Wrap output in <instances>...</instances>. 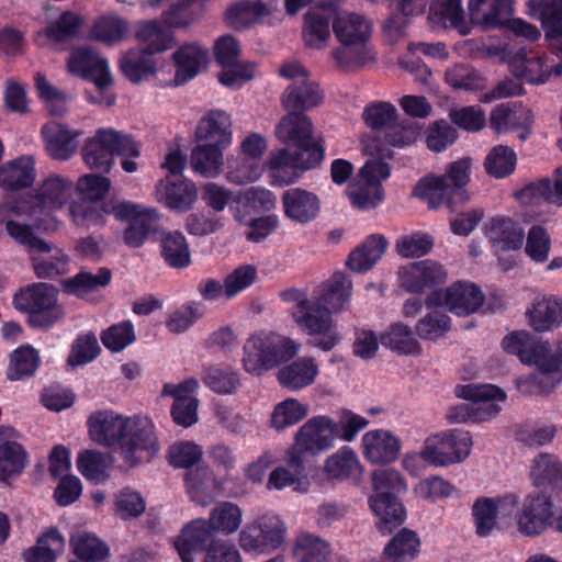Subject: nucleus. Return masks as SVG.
<instances>
[{"instance_id": "1", "label": "nucleus", "mask_w": 562, "mask_h": 562, "mask_svg": "<svg viewBox=\"0 0 562 562\" xmlns=\"http://www.w3.org/2000/svg\"><path fill=\"white\" fill-rule=\"evenodd\" d=\"M276 135L288 148L270 153L267 167L273 184L293 183L297 179L296 170H310L323 161L325 148L314 137L307 115L289 112L277 125Z\"/></svg>"}, {"instance_id": "2", "label": "nucleus", "mask_w": 562, "mask_h": 562, "mask_svg": "<svg viewBox=\"0 0 562 562\" xmlns=\"http://www.w3.org/2000/svg\"><path fill=\"white\" fill-rule=\"evenodd\" d=\"M88 426L93 441L114 448L130 467L149 460L159 451L154 424L147 416L126 417L104 409L92 413Z\"/></svg>"}, {"instance_id": "3", "label": "nucleus", "mask_w": 562, "mask_h": 562, "mask_svg": "<svg viewBox=\"0 0 562 562\" xmlns=\"http://www.w3.org/2000/svg\"><path fill=\"white\" fill-rule=\"evenodd\" d=\"M176 27V3L162 13L160 20L143 21L135 37L142 47L130 49L121 60V70L134 83L156 72L154 55L168 49Z\"/></svg>"}, {"instance_id": "4", "label": "nucleus", "mask_w": 562, "mask_h": 562, "mask_svg": "<svg viewBox=\"0 0 562 562\" xmlns=\"http://www.w3.org/2000/svg\"><path fill=\"white\" fill-rule=\"evenodd\" d=\"M471 161L462 158L451 162L442 176H428L420 179L413 194L437 209L443 204L453 209L458 203L469 200L465 187L470 181Z\"/></svg>"}, {"instance_id": "5", "label": "nucleus", "mask_w": 562, "mask_h": 562, "mask_svg": "<svg viewBox=\"0 0 562 562\" xmlns=\"http://www.w3.org/2000/svg\"><path fill=\"white\" fill-rule=\"evenodd\" d=\"M374 495L370 507L378 517V530L383 535L392 533L406 518V512L397 496L406 491L401 473L392 468H380L372 473Z\"/></svg>"}, {"instance_id": "6", "label": "nucleus", "mask_w": 562, "mask_h": 562, "mask_svg": "<svg viewBox=\"0 0 562 562\" xmlns=\"http://www.w3.org/2000/svg\"><path fill=\"white\" fill-rule=\"evenodd\" d=\"M300 344L274 331L250 336L244 345L243 364L246 372L260 376L289 362L300 351Z\"/></svg>"}, {"instance_id": "7", "label": "nucleus", "mask_w": 562, "mask_h": 562, "mask_svg": "<svg viewBox=\"0 0 562 562\" xmlns=\"http://www.w3.org/2000/svg\"><path fill=\"white\" fill-rule=\"evenodd\" d=\"M139 154V146L130 134L113 128H99L82 148L86 165L103 173L111 170L114 155L136 158Z\"/></svg>"}, {"instance_id": "8", "label": "nucleus", "mask_w": 562, "mask_h": 562, "mask_svg": "<svg viewBox=\"0 0 562 562\" xmlns=\"http://www.w3.org/2000/svg\"><path fill=\"white\" fill-rule=\"evenodd\" d=\"M485 294L481 288L471 281L459 280L449 286L431 291L425 305L428 310L440 308L460 315H472L484 305Z\"/></svg>"}, {"instance_id": "9", "label": "nucleus", "mask_w": 562, "mask_h": 562, "mask_svg": "<svg viewBox=\"0 0 562 562\" xmlns=\"http://www.w3.org/2000/svg\"><path fill=\"white\" fill-rule=\"evenodd\" d=\"M104 211L116 220L130 221L124 231V243L132 248L140 247L149 234L156 232L159 222L156 209L131 201H110Z\"/></svg>"}, {"instance_id": "10", "label": "nucleus", "mask_w": 562, "mask_h": 562, "mask_svg": "<svg viewBox=\"0 0 562 562\" xmlns=\"http://www.w3.org/2000/svg\"><path fill=\"white\" fill-rule=\"evenodd\" d=\"M286 525L274 514H266L248 524L239 533V544L246 553L269 554L285 541Z\"/></svg>"}, {"instance_id": "11", "label": "nucleus", "mask_w": 562, "mask_h": 562, "mask_svg": "<svg viewBox=\"0 0 562 562\" xmlns=\"http://www.w3.org/2000/svg\"><path fill=\"white\" fill-rule=\"evenodd\" d=\"M279 74L292 81L282 94V103L289 112L303 113L322 102L323 93L318 85L310 80L308 71L300 63L284 64Z\"/></svg>"}, {"instance_id": "12", "label": "nucleus", "mask_w": 562, "mask_h": 562, "mask_svg": "<svg viewBox=\"0 0 562 562\" xmlns=\"http://www.w3.org/2000/svg\"><path fill=\"white\" fill-rule=\"evenodd\" d=\"M336 438V423L327 416H316L297 430L291 450L311 464L314 454L330 449Z\"/></svg>"}, {"instance_id": "13", "label": "nucleus", "mask_w": 562, "mask_h": 562, "mask_svg": "<svg viewBox=\"0 0 562 562\" xmlns=\"http://www.w3.org/2000/svg\"><path fill=\"white\" fill-rule=\"evenodd\" d=\"M471 437L462 430H451L427 439L422 451L425 461L445 467L463 461L470 453Z\"/></svg>"}, {"instance_id": "14", "label": "nucleus", "mask_w": 562, "mask_h": 562, "mask_svg": "<svg viewBox=\"0 0 562 562\" xmlns=\"http://www.w3.org/2000/svg\"><path fill=\"white\" fill-rule=\"evenodd\" d=\"M509 66L514 77L530 85H544L552 76L562 75V63L553 64L549 56L525 48L516 53Z\"/></svg>"}, {"instance_id": "15", "label": "nucleus", "mask_w": 562, "mask_h": 562, "mask_svg": "<svg viewBox=\"0 0 562 562\" xmlns=\"http://www.w3.org/2000/svg\"><path fill=\"white\" fill-rule=\"evenodd\" d=\"M352 294V282L341 271L335 272L327 281L314 291V316L337 314L349 304Z\"/></svg>"}, {"instance_id": "16", "label": "nucleus", "mask_w": 562, "mask_h": 562, "mask_svg": "<svg viewBox=\"0 0 562 562\" xmlns=\"http://www.w3.org/2000/svg\"><path fill=\"white\" fill-rule=\"evenodd\" d=\"M68 69L71 74L93 81L100 92L113 81L108 60L90 47L75 49L69 56Z\"/></svg>"}, {"instance_id": "17", "label": "nucleus", "mask_w": 562, "mask_h": 562, "mask_svg": "<svg viewBox=\"0 0 562 562\" xmlns=\"http://www.w3.org/2000/svg\"><path fill=\"white\" fill-rule=\"evenodd\" d=\"M552 501L546 492L529 495L518 514V527L526 536H537L549 525L552 518Z\"/></svg>"}, {"instance_id": "18", "label": "nucleus", "mask_w": 562, "mask_h": 562, "mask_svg": "<svg viewBox=\"0 0 562 562\" xmlns=\"http://www.w3.org/2000/svg\"><path fill=\"white\" fill-rule=\"evenodd\" d=\"M456 394L458 397L472 401L473 422H485L496 416L501 407L495 401L505 400V393L501 389L490 384L458 385L456 387Z\"/></svg>"}, {"instance_id": "19", "label": "nucleus", "mask_w": 562, "mask_h": 562, "mask_svg": "<svg viewBox=\"0 0 562 562\" xmlns=\"http://www.w3.org/2000/svg\"><path fill=\"white\" fill-rule=\"evenodd\" d=\"M470 21L484 30L502 29L514 14L513 0H469Z\"/></svg>"}, {"instance_id": "20", "label": "nucleus", "mask_w": 562, "mask_h": 562, "mask_svg": "<svg viewBox=\"0 0 562 562\" xmlns=\"http://www.w3.org/2000/svg\"><path fill=\"white\" fill-rule=\"evenodd\" d=\"M213 531L206 519H195L187 524L178 537V555L181 562H200L205 554Z\"/></svg>"}, {"instance_id": "21", "label": "nucleus", "mask_w": 562, "mask_h": 562, "mask_svg": "<svg viewBox=\"0 0 562 562\" xmlns=\"http://www.w3.org/2000/svg\"><path fill=\"white\" fill-rule=\"evenodd\" d=\"M232 122L224 111L212 110L199 122L195 137L203 144L228 148L233 140Z\"/></svg>"}, {"instance_id": "22", "label": "nucleus", "mask_w": 562, "mask_h": 562, "mask_svg": "<svg viewBox=\"0 0 562 562\" xmlns=\"http://www.w3.org/2000/svg\"><path fill=\"white\" fill-rule=\"evenodd\" d=\"M57 293V289L52 284L33 283L14 295L13 305L20 313H43L55 306Z\"/></svg>"}, {"instance_id": "23", "label": "nucleus", "mask_w": 562, "mask_h": 562, "mask_svg": "<svg viewBox=\"0 0 562 562\" xmlns=\"http://www.w3.org/2000/svg\"><path fill=\"white\" fill-rule=\"evenodd\" d=\"M364 457L372 463H390L397 459L400 440L385 429L370 430L362 437Z\"/></svg>"}, {"instance_id": "24", "label": "nucleus", "mask_w": 562, "mask_h": 562, "mask_svg": "<svg viewBox=\"0 0 562 562\" xmlns=\"http://www.w3.org/2000/svg\"><path fill=\"white\" fill-rule=\"evenodd\" d=\"M333 31L339 43L369 44L372 24L362 14L340 12L333 20Z\"/></svg>"}, {"instance_id": "25", "label": "nucleus", "mask_w": 562, "mask_h": 562, "mask_svg": "<svg viewBox=\"0 0 562 562\" xmlns=\"http://www.w3.org/2000/svg\"><path fill=\"white\" fill-rule=\"evenodd\" d=\"M48 154L57 160L69 159L78 148V137L81 133L66 125L50 122L42 127Z\"/></svg>"}, {"instance_id": "26", "label": "nucleus", "mask_w": 562, "mask_h": 562, "mask_svg": "<svg viewBox=\"0 0 562 562\" xmlns=\"http://www.w3.org/2000/svg\"><path fill=\"white\" fill-rule=\"evenodd\" d=\"M299 327L308 336V345L333 350L342 340L340 328L331 318H297Z\"/></svg>"}, {"instance_id": "27", "label": "nucleus", "mask_w": 562, "mask_h": 562, "mask_svg": "<svg viewBox=\"0 0 562 562\" xmlns=\"http://www.w3.org/2000/svg\"><path fill=\"white\" fill-rule=\"evenodd\" d=\"M282 204L284 214L290 220L300 224L310 223L319 212V200L317 195L299 188L284 191Z\"/></svg>"}, {"instance_id": "28", "label": "nucleus", "mask_w": 562, "mask_h": 562, "mask_svg": "<svg viewBox=\"0 0 562 562\" xmlns=\"http://www.w3.org/2000/svg\"><path fill=\"white\" fill-rule=\"evenodd\" d=\"M387 246L389 241L383 235L372 234L349 254L346 265L353 272H367L380 261Z\"/></svg>"}, {"instance_id": "29", "label": "nucleus", "mask_w": 562, "mask_h": 562, "mask_svg": "<svg viewBox=\"0 0 562 562\" xmlns=\"http://www.w3.org/2000/svg\"><path fill=\"white\" fill-rule=\"evenodd\" d=\"M486 237L498 249L517 250L524 244L525 232L512 218L494 217L486 225Z\"/></svg>"}, {"instance_id": "30", "label": "nucleus", "mask_w": 562, "mask_h": 562, "mask_svg": "<svg viewBox=\"0 0 562 562\" xmlns=\"http://www.w3.org/2000/svg\"><path fill=\"white\" fill-rule=\"evenodd\" d=\"M186 486L191 499L201 506L211 504L220 490V483L206 465H198L189 470L186 475Z\"/></svg>"}, {"instance_id": "31", "label": "nucleus", "mask_w": 562, "mask_h": 562, "mask_svg": "<svg viewBox=\"0 0 562 562\" xmlns=\"http://www.w3.org/2000/svg\"><path fill=\"white\" fill-rule=\"evenodd\" d=\"M19 215V206L11 203L7 220L4 221L7 234L16 244L27 249L31 256L34 254L49 252L52 250V246L38 237L31 225L14 221V217Z\"/></svg>"}, {"instance_id": "32", "label": "nucleus", "mask_w": 562, "mask_h": 562, "mask_svg": "<svg viewBox=\"0 0 562 562\" xmlns=\"http://www.w3.org/2000/svg\"><path fill=\"white\" fill-rule=\"evenodd\" d=\"M35 180V162L31 156H21L0 166V188L18 191L29 188Z\"/></svg>"}, {"instance_id": "33", "label": "nucleus", "mask_w": 562, "mask_h": 562, "mask_svg": "<svg viewBox=\"0 0 562 562\" xmlns=\"http://www.w3.org/2000/svg\"><path fill=\"white\" fill-rule=\"evenodd\" d=\"M318 374V368L313 358L302 357L279 369V383L291 391H297L311 385Z\"/></svg>"}, {"instance_id": "34", "label": "nucleus", "mask_w": 562, "mask_h": 562, "mask_svg": "<svg viewBox=\"0 0 562 562\" xmlns=\"http://www.w3.org/2000/svg\"><path fill=\"white\" fill-rule=\"evenodd\" d=\"M277 9V1L263 3L261 0L241 1L232 5L226 13L228 23L235 29H246L254 23H263Z\"/></svg>"}, {"instance_id": "35", "label": "nucleus", "mask_w": 562, "mask_h": 562, "mask_svg": "<svg viewBox=\"0 0 562 562\" xmlns=\"http://www.w3.org/2000/svg\"><path fill=\"white\" fill-rule=\"evenodd\" d=\"M209 50L196 43L178 47V86L183 85L207 68Z\"/></svg>"}, {"instance_id": "36", "label": "nucleus", "mask_w": 562, "mask_h": 562, "mask_svg": "<svg viewBox=\"0 0 562 562\" xmlns=\"http://www.w3.org/2000/svg\"><path fill=\"white\" fill-rule=\"evenodd\" d=\"M518 199L526 204L543 200L562 206V166L555 170L553 180L543 178L524 187Z\"/></svg>"}, {"instance_id": "37", "label": "nucleus", "mask_w": 562, "mask_h": 562, "mask_svg": "<svg viewBox=\"0 0 562 562\" xmlns=\"http://www.w3.org/2000/svg\"><path fill=\"white\" fill-rule=\"evenodd\" d=\"M530 476L538 488L561 491L562 462L553 454L541 453L532 461Z\"/></svg>"}, {"instance_id": "38", "label": "nucleus", "mask_w": 562, "mask_h": 562, "mask_svg": "<svg viewBox=\"0 0 562 562\" xmlns=\"http://www.w3.org/2000/svg\"><path fill=\"white\" fill-rule=\"evenodd\" d=\"M429 19L445 27H452L462 35L470 33L462 0H430Z\"/></svg>"}, {"instance_id": "39", "label": "nucleus", "mask_w": 562, "mask_h": 562, "mask_svg": "<svg viewBox=\"0 0 562 562\" xmlns=\"http://www.w3.org/2000/svg\"><path fill=\"white\" fill-rule=\"evenodd\" d=\"M225 149L207 144L196 145L190 155L192 170L206 179L217 178L223 172Z\"/></svg>"}, {"instance_id": "40", "label": "nucleus", "mask_w": 562, "mask_h": 562, "mask_svg": "<svg viewBox=\"0 0 562 562\" xmlns=\"http://www.w3.org/2000/svg\"><path fill=\"white\" fill-rule=\"evenodd\" d=\"M532 112L521 105L499 104L491 113L490 126L497 133L515 128H530Z\"/></svg>"}, {"instance_id": "41", "label": "nucleus", "mask_w": 562, "mask_h": 562, "mask_svg": "<svg viewBox=\"0 0 562 562\" xmlns=\"http://www.w3.org/2000/svg\"><path fill=\"white\" fill-rule=\"evenodd\" d=\"M74 182L60 176H49L37 189L36 199L43 209L63 207L71 198Z\"/></svg>"}, {"instance_id": "42", "label": "nucleus", "mask_w": 562, "mask_h": 562, "mask_svg": "<svg viewBox=\"0 0 562 562\" xmlns=\"http://www.w3.org/2000/svg\"><path fill=\"white\" fill-rule=\"evenodd\" d=\"M331 13L323 9L306 12L303 26V38L306 46L321 49L330 38Z\"/></svg>"}, {"instance_id": "43", "label": "nucleus", "mask_w": 562, "mask_h": 562, "mask_svg": "<svg viewBox=\"0 0 562 562\" xmlns=\"http://www.w3.org/2000/svg\"><path fill=\"white\" fill-rule=\"evenodd\" d=\"M310 468L308 460L302 459L297 452L290 450L286 467H279L270 473L268 487L281 490L297 484L295 486V490H297L302 485V480L306 477Z\"/></svg>"}, {"instance_id": "44", "label": "nucleus", "mask_w": 562, "mask_h": 562, "mask_svg": "<svg viewBox=\"0 0 562 562\" xmlns=\"http://www.w3.org/2000/svg\"><path fill=\"white\" fill-rule=\"evenodd\" d=\"M112 273L108 268H100L97 273L79 272L63 281L64 291L80 299H88L99 288L108 285Z\"/></svg>"}, {"instance_id": "45", "label": "nucleus", "mask_w": 562, "mask_h": 562, "mask_svg": "<svg viewBox=\"0 0 562 562\" xmlns=\"http://www.w3.org/2000/svg\"><path fill=\"white\" fill-rule=\"evenodd\" d=\"M233 216L240 225L246 227L244 235L250 243H261L268 238L278 227L279 221L276 215H266L251 218L239 205L231 207Z\"/></svg>"}, {"instance_id": "46", "label": "nucleus", "mask_w": 562, "mask_h": 562, "mask_svg": "<svg viewBox=\"0 0 562 562\" xmlns=\"http://www.w3.org/2000/svg\"><path fill=\"white\" fill-rule=\"evenodd\" d=\"M383 347L401 356H414L420 352V346L414 331L403 323H395L380 337Z\"/></svg>"}, {"instance_id": "47", "label": "nucleus", "mask_w": 562, "mask_h": 562, "mask_svg": "<svg viewBox=\"0 0 562 562\" xmlns=\"http://www.w3.org/2000/svg\"><path fill=\"white\" fill-rule=\"evenodd\" d=\"M70 546L78 562H106L108 546L94 535L79 531L71 536Z\"/></svg>"}, {"instance_id": "48", "label": "nucleus", "mask_w": 562, "mask_h": 562, "mask_svg": "<svg viewBox=\"0 0 562 562\" xmlns=\"http://www.w3.org/2000/svg\"><path fill=\"white\" fill-rule=\"evenodd\" d=\"M296 562H325L330 554L329 543L312 533H301L293 544Z\"/></svg>"}, {"instance_id": "49", "label": "nucleus", "mask_w": 562, "mask_h": 562, "mask_svg": "<svg viewBox=\"0 0 562 562\" xmlns=\"http://www.w3.org/2000/svg\"><path fill=\"white\" fill-rule=\"evenodd\" d=\"M34 272L40 279H53L68 271L69 258L59 248H53L49 252L34 254L31 256Z\"/></svg>"}, {"instance_id": "50", "label": "nucleus", "mask_w": 562, "mask_h": 562, "mask_svg": "<svg viewBox=\"0 0 562 562\" xmlns=\"http://www.w3.org/2000/svg\"><path fill=\"white\" fill-rule=\"evenodd\" d=\"M419 544L417 533L403 528L385 546L384 553L393 562H408L416 558Z\"/></svg>"}, {"instance_id": "51", "label": "nucleus", "mask_w": 562, "mask_h": 562, "mask_svg": "<svg viewBox=\"0 0 562 562\" xmlns=\"http://www.w3.org/2000/svg\"><path fill=\"white\" fill-rule=\"evenodd\" d=\"M112 459L99 451L86 450L77 458L78 471L93 483L104 482L109 477Z\"/></svg>"}, {"instance_id": "52", "label": "nucleus", "mask_w": 562, "mask_h": 562, "mask_svg": "<svg viewBox=\"0 0 562 562\" xmlns=\"http://www.w3.org/2000/svg\"><path fill=\"white\" fill-rule=\"evenodd\" d=\"M427 3L430 4V0H394L398 12L394 13L385 22L384 31L387 36L391 38L401 37L407 24V18L423 13Z\"/></svg>"}, {"instance_id": "53", "label": "nucleus", "mask_w": 562, "mask_h": 562, "mask_svg": "<svg viewBox=\"0 0 562 562\" xmlns=\"http://www.w3.org/2000/svg\"><path fill=\"white\" fill-rule=\"evenodd\" d=\"M101 352L97 335L92 331H82L71 344L67 364L72 369L83 367L94 361Z\"/></svg>"}, {"instance_id": "54", "label": "nucleus", "mask_w": 562, "mask_h": 562, "mask_svg": "<svg viewBox=\"0 0 562 562\" xmlns=\"http://www.w3.org/2000/svg\"><path fill=\"white\" fill-rule=\"evenodd\" d=\"M331 57L338 68L350 70L373 60L374 54L369 44L340 43V46L331 52Z\"/></svg>"}, {"instance_id": "55", "label": "nucleus", "mask_w": 562, "mask_h": 562, "mask_svg": "<svg viewBox=\"0 0 562 562\" xmlns=\"http://www.w3.org/2000/svg\"><path fill=\"white\" fill-rule=\"evenodd\" d=\"M206 521L213 533L232 535L241 524V510L237 505L224 502L212 509Z\"/></svg>"}, {"instance_id": "56", "label": "nucleus", "mask_w": 562, "mask_h": 562, "mask_svg": "<svg viewBox=\"0 0 562 562\" xmlns=\"http://www.w3.org/2000/svg\"><path fill=\"white\" fill-rule=\"evenodd\" d=\"M346 194L350 203L362 211L376 207L384 198L382 186L371 184L361 178L358 181L348 184Z\"/></svg>"}, {"instance_id": "57", "label": "nucleus", "mask_w": 562, "mask_h": 562, "mask_svg": "<svg viewBox=\"0 0 562 562\" xmlns=\"http://www.w3.org/2000/svg\"><path fill=\"white\" fill-rule=\"evenodd\" d=\"M40 364L38 352L31 346L15 349L10 356L8 379L11 381L31 376Z\"/></svg>"}, {"instance_id": "58", "label": "nucleus", "mask_w": 562, "mask_h": 562, "mask_svg": "<svg viewBox=\"0 0 562 562\" xmlns=\"http://www.w3.org/2000/svg\"><path fill=\"white\" fill-rule=\"evenodd\" d=\"M202 380L209 389L218 394H232L240 385L237 372L218 366L204 368Z\"/></svg>"}, {"instance_id": "59", "label": "nucleus", "mask_w": 562, "mask_h": 562, "mask_svg": "<svg viewBox=\"0 0 562 562\" xmlns=\"http://www.w3.org/2000/svg\"><path fill=\"white\" fill-rule=\"evenodd\" d=\"M127 32V22L117 15H103L99 18L91 30L93 38L106 44L122 41Z\"/></svg>"}, {"instance_id": "60", "label": "nucleus", "mask_w": 562, "mask_h": 562, "mask_svg": "<svg viewBox=\"0 0 562 562\" xmlns=\"http://www.w3.org/2000/svg\"><path fill=\"white\" fill-rule=\"evenodd\" d=\"M530 14L542 22L546 32H557L562 25V0H529Z\"/></svg>"}, {"instance_id": "61", "label": "nucleus", "mask_w": 562, "mask_h": 562, "mask_svg": "<svg viewBox=\"0 0 562 562\" xmlns=\"http://www.w3.org/2000/svg\"><path fill=\"white\" fill-rule=\"evenodd\" d=\"M516 162L517 158L513 148L497 145L486 156L484 166L490 176L504 178L515 170Z\"/></svg>"}, {"instance_id": "62", "label": "nucleus", "mask_w": 562, "mask_h": 562, "mask_svg": "<svg viewBox=\"0 0 562 562\" xmlns=\"http://www.w3.org/2000/svg\"><path fill=\"white\" fill-rule=\"evenodd\" d=\"M83 22L85 20L81 15L71 11H65L56 21L50 22L46 26L45 34L48 38L56 42L68 41L79 34Z\"/></svg>"}, {"instance_id": "63", "label": "nucleus", "mask_w": 562, "mask_h": 562, "mask_svg": "<svg viewBox=\"0 0 562 562\" xmlns=\"http://www.w3.org/2000/svg\"><path fill=\"white\" fill-rule=\"evenodd\" d=\"M362 119L369 128L382 131L396 121L397 110L391 102L373 101L364 106Z\"/></svg>"}, {"instance_id": "64", "label": "nucleus", "mask_w": 562, "mask_h": 562, "mask_svg": "<svg viewBox=\"0 0 562 562\" xmlns=\"http://www.w3.org/2000/svg\"><path fill=\"white\" fill-rule=\"evenodd\" d=\"M541 344L526 330L512 331L502 340L503 349L510 355L518 356L522 363L529 362L532 359L531 356Z\"/></svg>"}]
</instances>
